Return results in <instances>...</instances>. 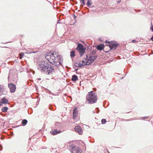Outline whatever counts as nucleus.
<instances>
[{
    "label": "nucleus",
    "mask_w": 153,
    "mask_h": 153,
    "mask_svg": "<svg viewBox=\"0 0 153 153\" xmlns=\"http://www.w3.org/2000/svg\"><path fill=\"white\" fill-rule=\"evenodd\" d=\"M151 40L153 41V36L151 38Z\"/></svg>",
    "instance_id": "26"
},
{
    "label": "nucleus",
    "mask_w": 153,
    "mask_h": 153,
    "mask_svg": "<svg viewBox=\"0 0 153 153\" xmlns=\"http://www.w3.org/2000/svg\"><path fill=\"white\" fill-rule=\"evenodd\" d=\"M136 41V40H132V42L133 43L135 42Z\"/></svg>",
    "instance_id": "25"
},
{
    "label": "nucleus",
    "mask_w": 153,
    "mask_h": 153,
    "mask_svg": "<svg viewBox=\"0 0 153 153\" xmlns=\"http://www.w3.org/2000/svg\"><path fill=\"white\" fill-rule=\"evenodd\" d=\"M71 149L73 153H80L81 149L79 147H76L74 144L71 145Z\"/></svg>",
    "instance_id": "8"
},
{
    "label": "nucleus",
    "mask_w": 153,
    "mask_h": 153,
    "mask_svg": "<svg viewBox=\"0 0 153 153\" xmlns=\"http://www.w3.org/2000/svg\"><path fill=\"white\" fill-rule=\"evenodd\" d=\"M86 65H87V63L85 61L82 60L81 61H77L74 63V66L77 67H81L84 66Z\"/></svg>",
    "instance_id": "7"
},
{
    "label": "nucleus",
    "mask_w": 153,
    "mask_h": 153,
    "mask_svg": "<svg viewBox=\"0 0 153 153\" xmlns=\"http://www.w3.org/2000/svg\"><path fill=\"white\" fill-rule=\"evenodd\" d=\"M123 77H122L121 79H123Z\"/></svg>",
    "instance_id": "30"
},
{
    "label": "nucleus",
    "mask_w": 153,
    "mask_h": 153,
    "mask_svg": "<svg viewBox=\"0 0 153 153\" xmlns=\"http://www.w3.org/2000/svg\"><path fill=\"white\" fill-rule=\"evenodd\" d=\"M70 56L71 57H74L75 56V52L73 51H72L70 52Z\"/></svg>",
    "instance_id": "16"
},
{
    "label": "nucleus",
    "mask_w": 153,
    "mask_h": 153,
    "mask_svg": "<svg viewBox=\"0 0 153 153\" xmlns=\"http://www.w3.org/2000/svg\"><path fill=\"white\" fill-rule=\"evenodd\" d=\"M76 49L79 53L80 55L82 56L84 53L85 48H84V46L81 44H78V45Z\"/></svg>",
    "instance_id": "6"
},
{
    "label": "nucleus",
    "mask_w": 153,
    "mask_h": 153,
    "mask_svg": "<svg viewBox=\"0 0 153 153\" xmlns=\"http://www.w3.org/2000/svg\"><path fill=\"white\" fill-rule=\"evenodd\" d=\"M120 1H117V2H119H119H120Z\"/></svg>",
    "instance_id": "28"
},
{
    "label": "nucleus",
    "mask_w": 153,
    "mask_h": 153,
    "mask_svg": "<svg viewBox=\"0 0 153 153\" xmlns=\"http://www.w3.org/2000/svg\"><path fill=\"white\" fill-rule=\"evenodd\" d=\"M151 30L153 32V25H152L150 28Z\"/></svg>",
    "instance_id": "24"
},
{
    "label": "nucleus",
    "mask_w": 153,
    "mask_h": 153,
    "mask_svg": "<svg viewBox=\"0 0 153 153\" xmlns=\"http://www.w3.org/2000/svg\"><path fill=\"white\" fill-rule=\"evenodd\" d=\"M91 1H88L87 4V6L88 7H89L90 6V5L91 4Z\"/></svg>",
    "instance_id": "20"
},
{
    "label": "nucleus",
    "mask_w": 153,
    "mask_h": 153,
    "mask_svg": "<svg viewBox=\"0 0 153 153\" xmlns=\"http://www.w3.org/2000/svg\"><path fill=\"white\" fill-rule=\"evenodd\" d=\"M84 0H80L81 3H82L84 5L85 4L84 2Z\"/></svg>",
    "instance_id": "23"
},
{
    "label": "nucleus",
    "mask_w": 153,
    "mask_h": 153,
    "mask_svg": "<svg viewBox=\"0 0 153 153\" xmlns=\"http://www.w3.org/2000/svg\"><path fill=\"white\" fill-rule=\"evenodd\" d=\"M58 54L56 52H48L46 53L45 57L51 63L53 64H55L56 62V58L58 57Z\"/></svg>",
    "instance_id": "2"
},
{
    "label": "nucleus",
    "mask_w": 153,
    "mask_h": 153,
    "mask_svg": "<svg viewBox=\"0 0 153 153\" xmlns=\"http://www.w3.org/2000/svg\"><path fill=\"white\" fill-rule=\"evenodd\" d=\"M61 132V131H58L57 130H52V131L50 132L53 135H55L57 134H58L59 133Z\"/></svg>",
    "instance_id": "12"
},
{
    "label": "nucleus",
    "mask_w": 153,
    "mask_h": 153,
    "mask_svg": "<svg viewBox=\"0 0 153 153\" xmlns=\"http://www.w3.org/2000/svg\"><path fill=\"white\" fill-rule=\"evenodd\" d=\"M86 99L88 103H93L96 102L97 97L93 91L89 92L86 96Z\"/></svg>",
    "instance_id": "3"
},
{
    "label": "nucleus",
    "mask_w": 153,
    "mask_h": 153,
    "mask_svg": "<svg viewBox=\"0 0 153 153\" xmlns=\"http://www.w3.org/2000/svg\"><path fill=\"white\" fill-rule=\"evenodd\" d=\"M105 42L106 43H108L107 45L109 47L110 50H115L118 45V43L114 41L109 42L106 41Z\"/></svg>",
    "instance_id": "5"
},
{
    "label": "nucleus",
    "mask_w": 153,
    "mask_h": 153,
    "mask_svg": "<svg viewBox=\"0 0 153 153\" xmlns=\"http://www.w3.org/2000/svg\"><path fill=\"white\" fill-rule=\"evenodd\" d=\"M27 123V120L26 119H24L22 122V124L23 126L25 125Z\"/></svg>",
    "instance_id": "17"
},
{
    "label": "nucleus",
    "mask_w": 153,
    "mask_h": 153,
    "mask_svg": "<svg viewBox=\"0 0 153 153\" xmlns=\"http://www.w3.org/2000/svg\"><path fill=\"white\" fill-rule=\"evenodd\" d=\"M8 85L10 92L12 93L14 92L16 88V85L12 83H9Z\"/></svg>",
    "instance_id": "9"
},
{
    "label": "nucleus",
    "mask_w": 153,
    "mask_h": 153,
    "mask_svg": "<svg viewBox=\"0 0 153 153\" xmlns=\"http://www.w3.org/2000/svg\"><path fill=\"white\" fill-rule=\"evenodd\" d=\"M38 69L42 71L46 72V73L49 74L54 71V68L50 66L48 63L44 61L40 62Z\"/></svg>",
    "instance_id": "1"
},
{
    "label": "nucleus",
    "mask_w": 153,
    "mask_h": 153,
    "mask_svg": "<svg viewBox=\"0 0 153 153\" xmlns=\"http://www.w3.org/2000/svg\"><path fill=\"white\" fill-rule=\"evenodd\" d=\"M1 102L2 103L7 104L8 102V100L3 98L1 100Z\"/></svg>",
    "instance_id": "14"
},
{
    "label": "nucleus",
    "mask_w": 153,
    "mask_h": 153,
    "mask_svg": "<svg viewBox=\"0 0 153 153\" xmlns=\"http://www.w3.org/2000/svg\"><path fill=\"white\" fill-rule=\"evenodd\" d=\"M8 109V108L6 107H2L1 108V111L3 112H5L7 111Z\"/></svg>",
    "instance_id": "18"
},
{
    "label": "nucleus",
    "mask_w": 153,
    "mask_h": 153,
    "mask_svg": "<svg viewBox=\"0 0 153 153\" xmlns=\"http://www.w3.org/2000/svg\"><path fill=\"white\" fill-rule=\"evenodd\" d=\"M89 0H88V1H89Z\"/></svg>",
    "instance_id": "31"
},
{
    "label": "nucleus",
    "mask_w": 153,
    "mask_h": 153,
    "mask_svg": "<svg viewBox=\"0 0 153 153\" xmlns=\"http://www.w3.org/2000/svg\"><path fill=\"white\" fill-rule=\"evenodd\" d=\"M74 129L79 134H82V129L80 126H76Z\"/></svg>",
    "instance_id": "11"
},
{
    "label": "nucleus",
    "mask_w": 153,
    "mask_h": 153,
    "mask_svg": "<svg viewBox=\"0 0 153 153\" xmlns=\"http://www.w3.org/2000/svg\"><path fill=\"white\" fill-rule=\"evenodd\" d=\"M3 86L0 85V93L2 91Z\"/></svg>",
    "instance_id": "22"
},
{
    "label": "nucleus",
    "mask_w": 153,
    "mask_h": 153,
    "mask_svg": "<svg viewBox=\"0 0 153 153\" xmlns=\"http://www.w3.org/2000/svg\"><path fill=\"white\" fill-rule=\"evenodd\" d=\"M24 55H25L24 53H20L19 54V56H20L19 58L20 59H21L24 56Z\"/></svg>",
    "instance_id": "19"
},
{
    "label": "nucleus",
    "mask_w": 153,
    "mask_h": 153,
    "mask_svg": "<svg viewBox=\"0 0 153 153\" xmlns=\"http://www.w3.org/2000/svg\"><path fill=\"white\" fill-rule=\"evenodd\" d=\"M71 79L73 81H76L78 79L77 76L75 75H74L72 76Z\"/></svg>",
    "instance_id": "15"
},
{
    "label": "nucleus",
    "mask_w": 153,
    "mask_h": 153,
    "mask_svg": "<svg viewBox=\"0 0 153 153\" xmlns=\"http://www.w3.org/2000/svg\"><path fill=\"white\" fill-rule=\"evenodd\" d=\"M74 16H75L74 18H75L76 16H75L74 15Z\"/></svg>",
    "instance_id": "29"
},
{
    "label": "nucleus",
    "mask_w": 153,
    "mask_h": 153,
    "mask_svg": "<svg viewBox=\"0 0 153 153\" xmlns=\"http://www.w3.org/2000/svg\"><path fill=\"white\" fill-rule=\"evenodd\" d=\"M104 47V45L103 44H101V45H98L97 46V48L98 50H101L103 49Z\"/></svg>",
    "instance_id": "13"
},
{
    "label": "nucleus",
    "mask_w": 153,
    "mask_h": 153,
    "mask_svg": "<svg viewBox=\"0 0 153 153\" xmlns=\"http://www.w3.org/2000/svg\"><path fill=\"white\" fill-rule=\"evenodd\" d=\"M143 117V119H146V118H147V117Z\"/></svg>",
    "instance_id": "27"
},
{
    "label": "nucleus",
    "mask_w": 153,
    "mask_h": 153,
    "mask_svg": "<svg viewBox=\"0 0 153 153\" xmlns=\"http://www.w3.org/2000/svg\"><path fill=\"white\" fill-rule=\"evenodd\" d=\"M96 57L92 54H89L86 55L85 60L87 65H89L93 62L96 59Z\"/></svg>",
    "instance_id": "4"
},
{
    "label": "nucleus",
    "mask_w": 153,
    "mask_h": 153,
    "mask_svg": "<svg viewBox=\"0 0 153 153\" xmlns=\"http://www.w3.org/2000/svg\"><path fill=\"white\" fill-rule=\"evenodd\" d=\"M73 118L74 120H76V118L78 115V111L77 108H75L73 112Z\"/></svg>",
    "instance_id": "10"
},
{
    "label": "nucleus",
    "mask_w": 153,
    "mask_h": 153,
    "mask_svg": "<svg viewBox=\"0 0 153 153\" xmlns=\"http://www.w3.org/2000/svg\"><path fill=\"white\" fill-rule=\"evenodd\" d=\"M106 122V119H103L101 120V122L102 124H104Z\"/></svg>",
    "instance_id": "21"
}]
</instances>
